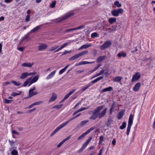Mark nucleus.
Returning a JSON list of instances; mask_svg holds the SVG:
<instances>
[{
	"label": "nucleus",
	"instance_id": "35",
	"mask_svg": "<svg viewBox=\"0 0 155 155\" xmlns=\"http://www.w3.org/2000/svg\"><path fill=\"white\" fill-rule=\"evenodd\" d=\"M99 145L101 144L102 142L103 141L104 139V137L103 136L101 135L99 137Z\"/></svg>",
	"mask_w": 155,
	"mask_h": 155
},
{
	"label": "nucleus",
	"instance_id": "46",
	"mask_svg": "<svg viewBox=\"0 0 155 155\" xmlns=\"http://www.w3.org/2000/svg\"><path fill=\"white\" fill-rule=\"evenodd\" d=\"M141 86V84L140 83H136V91H138Z\"/></svg>",
	"mask_w": 155,
	"mask_h": 155
},
{
	"label": "nucleus",
	"instance_id": "8",
	"mask_svg": "<svg viewBox=\"0 0 155 155\" xmlns=\"http://www.w3.org/2000/svg\"><path fill=\"white\" fill-rule=\"evenodd\" d=\"M48 47V45L45 44H41L38 46V49L39 51H42L46 49Z\"/></svg>",
	"mask_w": 155,
	"mask_h": 155
},
{
	"label": "nucleus",
	"instance_id": "31",
	"mask_svg": "<svg viewBox=\"0 0 155 155\" xmlns=\"http://www.w3.org/2000/svg\"><path fill=\"white\" fill-rule=\"evenodd\" d=\"M104 71V70H102L100 71L98 73H97L96 74H95L94 76L92 78H95L96 77H97L101 74H102Z\"/></svg>",
	"mask_w": 155,
	"mask_h": 155
},
{
	"label": "nucleus",
	"instance_id": "62",
	"mask_svg": "<svg viewBox=\"0 0 155 155\" xmlns=\"http://www.w3.org/2000/svg\"><path fill=\"white\" fill-rule=\"evenodd\" d=\"M88 144L86 142L84 144L82 147H83L85 149V147L87 146Z\"/></svg>",
	"mask_w": 155,
	"mask_h": 155
},
{
	"label": "nucleus",
	"instance_id": "63",
	"mask_svg": "<svg viewBox=\"0 0 155 155\" xmlns=\"http://www.w3.org/2000/svg\"><path fill=\"white\" fill-rule=\"evenodd\" d=\"M35 110H36V108H34L33 109H31V110H29L27 112V113H28V112L31 113V112H32L34 111Z\"/></svg>",
	"mask_w": 155,
	"mask_h": 155
},
{
	"label": "nucleus",
	"instance_id": "22",
	"mask_svg": "<svg viewBox=\"0 0 155 155\" xmlns=\"http://www.w3.org/2000/svg\"><path fill=\"white\" fill-rule=\"evenodd\" d=\"M124 112L123 111H120L118 115L117 118L118 119H120L124 116Z\"/></svg>",
	"mask_w": 155,
	"mask_h": 155
},
{
	"label": "nucleus",
	"instance_id": "23",
	"mask_svg": "<svg viewBox=\"0 0 155 155\" xmlns=\"http://www.w3.org/2000/svg\"><path fill=\"white\" fill-rule=\"evenodd\" d=\"M70 65V64H69L65 67L64 68L61 69L59 72V74H61L64 73L65 71H66Z\"/></svg>",
	"mask_w": 155,
	"mask_h": 155
},
{
	"label": "nucleus",
	"instance_id": "24",
	"mask_svg": "<svg viewBox=\"0 0 155 155\" xmlns=\"http://www.w3.org/2000/svg\"><path fill=\"white\" fill-rule=\"evenodd\" d=\"M126 55V54L125 53L122 52H120L118 54L117 56L118 57L120 58L121 57H125Z\"/></svg>",
	"mask_w": 155,
	"mask_h": 155
},
{
	"label": "nucleus",
	"instance_id": "7",
	"mask_svg": "<svg viewBox=\"0 0 155 155\" xmlns=\"http://www.w3.org/2000/svg\"><path fill=\"white\" fill-rule=\"evenodd\" d=\"M88 51L87 50H85L76 54L74 56L72 57L71 58H77L82 56L85 55L88 53Z\"/></svg>",
	"mask_w": 155,
	"mask_h": 155
},
{
	"label": "nucleus",
	"instance_id": "15",
	"mask_svg": "<svg viewBox=\"0 0 155 155\" xmlns=\"http://www.w3.org/2000/svg\"><path fill=\"white\" fill-rule=\"evenodd\" d=\"M31 74H28V72H24L21 74L20 78L21 79H24L26 78L29 75Z\"/></svg>",
	"mask_w": 155,
	"mask_h": 155
},
{
	"label": "nucleus",
	"instance_id": "11",
	"mask_svg": "<svg viewBox=\"0 0 155 155\" xmlns=\"http://www.w3.org/2000/svg\"><path fill=\"white\" fill-rule=\"evenodd\" d=\"M89 122V120H86L81 122L80 124L78 125L77 126V128H80L83 126H84L85 124Z\"/></svg>",
	"mask_w": 155,
	"mask_h": 155
},
{
	"label": "nucleus",
	"instance_id": "36",
	"mask_svg": "<svg viewBox=\"0 0 155 155\" xmlns=\"http://www.w3.org/2000/svg\"><path fill=\"white\" fill-rule=\"evenodd\" d=\"M114 5L118 8H120L121 7V4L119 3L118 1H116L114 2Z\"/></svg>",
	"mask_w": 155,
	"mask_h": 155
},
{
	"label": "nucleus",
	"instance_id": "51",
	"mask_svg": "<svg viewBox=\"0 0 155 155\" xmlns=\"http://www.w3.org/2000/svg\"><path fill=\"white\" fill-rule=\"evenodd\" d=\"M64 141L63 140L61 142L57 145V147H60L64 143Z\"/></svg>",
	"mask_w": 155,
	"mask_h": 155
},
{
	"label": "nucleus",
	"instance_id": "44",
	"mask_svg": "<svg viewBox=\"0 0 155 155\" xmlns=\"http://www.w3.org/2000/svg\"><path fill=\"white\" fill-rule=\"evenodd\" d=\"M75 30V28H70V29H67L64 32H65V33H67L71 31H72Z\"/></svg>",
	"mask_w": 155,
	"mask_h": 155
},
{
	"label": "nucleus",
	"instance_id": "18",
	"mask_svg": "<svg viewBox=\"0 0 155 155\" xmlns=\"http://www.w3.org/2000/svg\"><path fill=\"white\" fill-rule=\"evenodd\" d=\"M113 88L111 87H106L103 89L102 91V92L103 93L107 91H110Z\"/></svg>",
	"mask_w": 155,
	"mask_h": 155
},
{
	"label": "nucleus",
	"instance_id": "4",
	"mask_svg": "<svg viewBox=\"0 0 155 155\" xmlns=\"http://www.w3.org/2000/svg\"><path fill=\"white\" fill-rule=\"evenodd\" d=\"M124 10L121 8H119L117 9H114L111 12L112 15L114 16H118L120 14H122L123 13Z\"/></svg>",
	"mask_w": 155,
	"mask_h": 155
},
{
	"label": "nucleus",
	"instance_id": "13",
	"mask_svg": "<svg viewBox=\"0 0 155 155\" xmlns=\"http://www.w3.org/2000/svg\"><path fill=\"white\" fill-rule=\"evenodd\" d=\"M75 89H73L70 91L68 94H66L64 97V100H66L71 95L76 91Z\"/></svg>",
	"mask_w": 155,
	"mask_h": 155
},
{
	"label": "nucleus",
	"instance_id": "56",
	"mask_svg": "<svg viewBox=\"0 0 155 155\" xmlns=\"http://www.w3.org/2000/svg\"><path fill=\"white\" fill-rule=\"evenodd\" d=\"M136 81V74H135L133 76L131 79V82H133Z\"/></svg>",
	"mask_w": 155,
	"mask_h": 155
},
{
	"label": "nucleus",
	"instance_id": "32",
	"mask_svg": "<svg viewBox=\"0 0 155 155\" xmlns=\"http://www.w3.org/2000/svg\"><path fill=\"white\" fill-rule=\"evenodd\" d=\"M41 28V25H38L33 28L31 31L33 32H35L40 29Z\"/></svg>",
	"mask_w": 155,
	"mask_h": 155
},
{
	"label": "nucleus",
	"instance_id": "58",
	"mask_svg": "<svg viewBox=\"0 0 155 155\" xmlns=\"http://www.w3.org/2000/svg\"><path fill=\"white\" fill-rule=\"evenodd\" d=\"M30 16L29 15H27L26 16V18H25V20L27 21H29V19H30Z\"/></svg>",
	"mask_w": 155,
	"mask_h": 155
},
{
	"label": "nucleus",
	"instance_id": "6",
	"mask_svg": "<svg viewBox=\"0 0 155 155\" xmlns=\"http://www.w3.org/2000/svg\"><path fill=\"white\" fill-rule=\"evenodd\" d=\"M95 128H96L95 127H92L90 129L87 130L85 132L84 134L80 136L78 138V140H81L86 135L89 133L91 131L94 130Z\"/></svg>",
	"mask_w": 155,
	"mask_h": 155
},
{
	"label": "nucleus",
	"instance_id": "21",
	"mask_svg": "<svg viewBox=\"0 0 155 155\" xmlns=\"http://www.w3.org/2000/svg\"><path fill=\"white\" fill-rule=\"evenodd\" d=\"M91 85V84H90V83H89L88 84L82 87L81 89V91L82 92L84 91L87 89L89 88Z\"/></svg>",
	"mask_w": 155,
	"mask_h": 155
},
{
	"label": "nucleus",
	"instance_id": "59",
	"mask_svg": "<svg viewBox=\"0 0 155 155\" xmlns=\"http://www.w3.org/2000/svg\"><path fill=\"white\" fill-rule=\"evenodd\" d=\"M103 78V76H100L96 79V81L97 82L98 81H99L100 80L102 79Z\"/></svg>",
	"mask_w": 155,
	"mask_h": 155
},
{
	"label": "nucleus",
	"instance_id": "29",
	"mask_svg": "<svg viewBox=\"0 0 155 155\" xmlns=\"http://www.w3.org/2000/svg\"><path fill=\"white\" fill-rule=\"evenodd\" d=\"M107 30H110L109 32L110 33L111 32L115 31L116 30V27L112 26L111 28H108Z\"/></svg>",
	"mask_w": 155,
	"mask_h": 155
},
{
	"label": "nucleus",
	"instance_id": "61",
	"mask_svg": "<svg viewBox=\"0 0 155 155\" xmlns=\"http://www.w3.org/2000/svg\"><path fill=\"white\" fill-rule=\"evenodd\" d=\"M71 135H69V136L68 137H67L66 138L64 139L63 140H64V142H65L66 141L68 140L71 137Z\"/></svg>",
	"mask_w": 155,
	"mask_h": 155
},
{
	"label": "nucleus",
	"instance_id": "3",
	"mask_svg": "<svg viewBox=\"0 0 155 155\" xmlns=\"http://www.w3.org/2000/svg\"><path fill=\"white\" fill-rule=\"evenodd\" d=\"M133 115L131 114H130L129 118L127 130L126 134L127 135H128L129 134L131 127L133 124Z\"/></svg>",
	"mask_w": 155,
	"mask_h": 155
},
{
	"label": "nucleus",
	"instance_id": "41",
	"mask_svg": "<svg viewBox=\"0 0 155 155\" xmlns=\"http://www.w3.org/2000/svg\"><path fill=\"white\" fill-rule=\"evenodd\" d=\"M39 78V76H36L33 78V79L31 80L34 82H36L38 80Z\"/></svg>",
	"mask_w": 155,
	"mask_h": 155
},
{
	"label": "nucleus",
	"instance_id": "48",
	"mask_svg": "<svg viewBox=\"0 0 155 155\" xmlns=\"http://www.w3.org/2000/svg\"><path fill=\"white\" fill-rule=\"evenodd\" d=\"M63 106V104H61L60 105H56L53 107V108H55L58 109L61 108Z\"/></svg>",
	"mask_w": 155,
	"mask_h": 155
},
{
	"label": "nucleus",
	"instance_id": "30",
	"mask_svg": "<svg viewBox=\"0 0 155 155\" xmlns=\"http://www.w3.org/2000/svg\"><path fill=\"white\" fill-rule=\"evenodd\" d=\"M116 107V105L114 104H113L112 105V106L111 107L110 109V114H111L113 111V110H114L115 108Z\"/></svg>",
	"mask_w": 155,
	"mask_h": 155
},
{
	"label": "nucleus",
	"instance_id": "47",
	"mask_svg": "<svg viewBox=\"0 0 155 155\" xmlns=\"http://www.w3.org/2000/svg\"><path fill=\"white\" fill-rule=\"evenodd\" d=\"M43 102L42 101H38L36 102H35L34 103V104L35 105H39L40 104H42L43 103Z\"/></svg>",
	"mask_w": 155,
	"mask_h": 155
},
{
	"label": "nucleus",
	"instance_id": "64",
	"mask_svg": "<svg viewBox=\"0 0 155 155\" xmlns=\"http://www.w3.org/2000/svg\"><path fill=\"white\" fill-rule=\"evenodd\" d=\"M24 49V48L23 47H20L18 48V49L21 51H23Z\"/></svg>",
	"mask_w": 155,
	"mask_h": 155
},
{
	"label": "nucleus",
	"instance_id": "40",
	"mask_svg": "<svg viewBox=\"0 0 155 155\" xmlns=\"http://www.w3.org/2000/svg\"><path fill=\"white\" fill-rule=\"evenodd\" d=\"M11 154L12 155H18V153L17 150L15 149H14L12 151Z\"/></svg>",
	"mask_w": 155,
	"mask_h": 155
},
{
	"label": "nucleus",
	"instance_id": "34",
	"mask_svg": "<svg viewBox=\"0 0 155 155\" xmlns=\"http://www.w3.org/2000/svg\"><path fill=\"white\" fill-rule=\"evenodd\" d=\"M21 91H18V93L14 92L12 93L11 95L13 96H15L17 95L21 94Z\"/></svg>",
	"mask_w": 155,
	"mask_h": 155
},
{
	"label": "nucleus",
	"instance_id": "45",
	"mask_svg": "<svg viewBox=\"0 0 155 155\" xmlns=\"http://www.w3.org/2000/svg\"><path fill=\"white\" fill-rule=\"evenodd\" d=\"M8 141H9V143L10 144L11 146L12 147V148H13V147H14V143H15L12 140L11 141V140H9Z\"/></svg>",
	"mask_w": 155,
	"mask_h": 155
},
{
	"label": "nucleus",
	"instance_id": "42",
	"mask_svg": "<svg viewBox=\"0 0 155 155\" xmlns=\"http://www.w3.org/2000/svg\"><path fill=\"white\" fill-rule=\"evenodd\" d=\"M58 47V45L55 46L53 47H51L50 49L49 50V51H53L56 49Z\"/></svg>",
	"mask_w": 155,
	"mask_h": 155
},
{
	"label": "nucleus",
	"instance_id": "43",
	"mask_svg": "<svg viewBox=\"0 0 155 155\" xmlns=\"http://www.w3.org/2000/svg\"><path fill=\"white\" fill-rule=\"evenodd\" d=\"M12 82L15 85L17 86H19L21 85V83L19 82H17L16 81H12Z\"/></svg>",
	"mask_w": 155,
	"mask_h": 155
},
{
	"label": "nucleus",
	"instance_id": "14",
	"mask_svg": "<svg viewBox=\"0 0 155 155\" xmlns=\"http://www.w3.org/2000/svg\"><path fill=\"white\" fill-rule=\"evenodd\" d=\"M94 62H88L86 61H82L80 62H79L78 63H77L76 64L75 66H78L79 65H82V64H88L89 63H93Z\"/></svg>",
	"mask_w": 155,
	"mask_h": 155
},
{
	"label": "nucleus",
	"instance_id": "20",
	"mask_svg": "<svg viewBox=\"0 0 155 155\" xmlns=\"http://www.w3.org/2000/svg\"><path fill=\"white\" fill-rule=\"evenodd\" d=\"M91 46V44H84L82 45L79 48V49H81L83 48H88Z\"/></svg>",
	"mask_w": 155,
	"mask_h": 155
},
{
	"label": "nucleus",
	"instance_id": "16",
	"mask_svg": "<svg viewBox=\"0 0 155 155\" xmlns=\"http://www.w3.org/2000/svg\"><path fill=\"white\" fill-rule=\"evenodd\" d=\"M122 78V77L121 76H117L113 78L112 81L114 82H119Z\"/></svg>",
	"mask_w": 155,
	"mask_h": 155
},
{
	"label": "nucleus",
	"instance_id": "37",
	"mask_svg": "<svg viewBox=\"0 0 155 155\" xmlns=\"http://www.w3.org/2000/svg\"><path fill=\"white\" fill-rule=\"evenodd\" d=\"M126 126V123L125 122H124L122 123L120 127V129L122 130L125 128Z\"/></svg>",
	"mask_w": 155,
	"mask_h": 155
},
{
	"label": "nucleus",
	"instance_id": "53",
	"mask_svg": "<svg viewBox=\"0 0 155 155\" xmlns=\"http://www.w3.org/2000/svg\"><path fill=\"white\" fill-rule=\"evenodd\" d=\"M35 89V86H34L31 88L30 89L29 91V93H30L31 92H33L34 90Z\"/></svg>",
	"mask_w": 155,
	"mask_h": 155
},
{
	"label": "nucleus",
	"instance_id": "17",
	"mask_svg": "<svg viewBox=\"0 0 155 155\" xmlns=\"http://www.w3.org/2000/svg\"><path fill=\"white\" fill-rule=\"evenodd\" d=\"M56 72V71L54 70L52 72L49 74L48 76L46 78L47 79H49L51 78L55 75Z\"/></svg>",
	"mask_w": 155,
	"mask_h": 155
},
{
	"label": "nucleus",
	"instance_id": "50",
	"mask_svg": "<svg viewBox=\"0 0 155 155\" xmlns=\"http://www.w3.org/2000/svg\"><path fill=\"white\" fill-rule=\"evenodd\" d=\"M71 52V51H68L67 50L65 51L62 54V55H64L70 53Z\"/></svg>",
	"mask_w": 155,
	"mask_h": 155
},
{
	"label": "nucleus",
	"instance_id": "19",
	"mask_svg": "<svg viewBox=\"0 0 155 155\" xmlns=\"http://www.w3.org/2000/svg\"><path fill=\"white\" fill-rule=\"evenodd\" d=\"M116 18L115 17L110 18L108 19V22L111 24H113L116 21Z\"/></svg>",
	"mask_w": 155,
	"mask_h": 155
},
{
	"label": "nucleus",
	"instance_id": "9",
	"mask_svg": "<svg viewBox=\"0 0 155 155\" xmlns=\"http://www.w3.org/2000/svg\"><path fill=\"white\" fill-rule=\"evenodd\" d=\"M71 43L70 42H67L64 43L63 45H62L61 47L58 48V49H57L55 51H54L55 52H58L60 50H61L62 49L66 47L69 44Z\"/></svg>",
	"mask_w": 155,
	"mask_h": 155
},
{
	"label": "nucleus",
	"instance_id": "57",
	"mask_svg": "<svg viewBox=\"0 0 155 155\" xmlns=\"http://www.w3.org/2000/svg\"><path fill=\"white\" fill-rule=\"evenodd\" d=\"M140 74L139 73H136V80L140 78Z\"/></svg>",
	"mask_w": 155,
	"mask_h": 155
},
{
	"label": "nucleus",
	"instance_id": "1",
	"mask_svg": "<svg viewBox=\"0 0 155 155\" xmlns=\"http://www.w3.org/2000/svg\"><path fill=\"white\" fill-rule=\"evenodd\" d=\"M104 108L103 105L97 107L94 111L93 114L90 117L89 119L93 120L96 119L97 117L101 118L104 117L106 114L107 108H105L101 113L100 111Z\"/></svg>",
	"mask_w": 155,
	"mask_h": 155
},
{
	"label": "nucleus",
	"instance_id": "5",
	"mask_svg": "<svg viewBox=\"0 0 155 155\" xmlns=\"http://www.w3.org/2000/svg\"><path fill=\"white\" fill-rule=\"evenodd\" d=\"M112 44V42L110 40H107L104 44L100 47V48L101 50H104L106 48L109 47Z\"/></svg>",
	"mask_w": 155,
	"mask_h": 155
},
{
	"label": "nucleus",
	"instance_id": "12",
	"mask_svg": "<svg viewBox=\"0 0 155 155\" xmlns=\"http://www.w3.org/2000/svg\"><path fill=\"white\" fill-rule=\"evenodd\" d=\"M34 63H25L22 64L21 66L24 67H28L29 68H31L33 65Z\"/></svg>",
	"mask_w": 155,
	"mask_h": 155
},
{
	"label": "nucleus",
	"instance_id": "27",
	"mask_svg": "<svg viewBox=\"0 0 155 155\" xmlns=\"http://www.w3.org/2000/svg\"><path fill=\"white\" fill-rule=\"evenodd\" d=\"M74 14V13H69L65 16H64L63 18V19L64 20H65L67 19V18L70 17L71 16H73Z\"/></svg>",
	"mask_w": 155,
	"mask_h": 155
},
{
	"label": "nucleus",
	"instance_id": "28",
	"mask_svg": "<svg viewBox=\"0 0 155 155\" xmlns=\"http://www.w3.org/2000/svg\"><path fill=\"white\" fill-rule=\"evenodd\" d=\"M31 78H32V77H31V78L28 79L26 81L24 82V83L23 85V86L26 87L28 84L29 83V82H30Z\"/></svg>",
	"mask_w": 155,
	"mask_h": 155
},
{
	"label": "nucleus",
	"instance_id": "2",
	"mask_svg": "<svg viewBox=\"0 0 155 155\" xmlns=\"http://www.w3.org/2000/svg\"><path fill=\"white\" fill-rule=\"evenodd\" d=\"M74 120L73 117H72L67 120L66 122L63 123L59 126L57 127L53 132L51 134V136H52L56 134L60 130L63 128L64 127L66 126L70 122Z\"/></svg>",
	"mask_w": 155,
	"mask_h": 155
},
{
	"label": "nucleus",
	"instance_id": "25",
	"mask_svg": "<svg viewBox=\"0 0 155 155\" xmlns=\"http://www.w3.org/2000/svg\"><path fill=\"white\" fill-rule=\"evenodd\" d=\"M74 14V13H69L65 16H64L63 18V19L64 20H65L67 19V18L70 17L71 16H73Z\"/></svg>",
	"mask_w": 155,
	"mask_h": 155
},
{
	"label": "nucleus",
	"instance_id": "60",
	"mask_svg": "<svg viewBox=\"0 0 155 155\" xmlns=\"http://www.w3.org/2000/svg\"><path fill=\"white\" fill-rule=\"evenodd\" d=\"M103 78V76H100L96 79V81L97 82L98 81H99L100 80L102 79Z\"/></svg>",
	"mask_w": 155,
	"mask_h": 155
},
{
	"label": "nucleus",
	"instance_id": "49",
	"mask_svg": "<svg viewBox=\"0 0 155 155\" xmlns=\"http://www.w3.org/2000/svg\"><path fill=\"white\" fill-rule=\"evenodd\" d=\"M84 25H82L79 27L75 28V30L82 29L84 28Z\"/></svg>",
	"mask_w": 155,
	"mask_h": 155
},
{
	"label": "nucleus",
	"instance_id": "52",
	"mask_svg": "<svg viewBox=\"0 0 155 155\" xmlns=\"http://www.w3.org/2000/svg\"><path fill=\"white\" fill-rule=\"evenodd\" d=\"M5 102L6 104L10 103H11V101H12V100H9L7 99H5Z\"/></svg>",
	"mask_w": 155,
	"mask_h": 155
},
{
	"label": "nucleus",
	"instance_id": "33",
	"mask_svg": "<svg viewBox=\"0 0 155 155\" xmlns=\"http://www.w3.org/2000/svg\"><path fill=\"white\" fill-rule=\"evenodd\" d=\"M91 37L92 38L97 37H98V34L96 32L93 33L91 35Z\"/></svg>",
	"mask_w": 155,
	"mask_h": 155
},
{
	"label": "nucleus",
	"instance_id": "55",
	"mask_svg": "<svg viewBox=\"0 0 155 155\" xmlns=\"http://www.w3.org/2000/svg\"><path fill=\"white\" fill-rule=\"evenodd\" d=\"M92 139V137H90L87 140L86 142L88 144L91 141Z\"/></svg>",
	"mask_w": 155,
	"mask_h": 155
},
{
	"label": "nucleus",
	"instance_id": "38",
	"mask_svg": "<svg viewBox=\"0 0 155 155\" xmlns=\"http://www.w3.org/2000/svg\"><path fill=\"white\" fill-rule=\"evenodd\" d=\"M56 4V1H52L50 5V7L51 8H54L55 7Z\"/></svg>",
	"mask_w": 155,
	"mask_h": 155
},
{
	"label": "nucleus",
	"instance_id": "39",
	"mask_svg": "<svg viewBox=\"0 0 155 155\" xmlns=\"http://www.w3.org/2000/svg\"><path fill=\"white\" fill-rule=\"evenodd\" d=\"M38 93L37 92H31L30 93H29V97H31L33 95L37 94Z\"/></svg>",
	"mask_w": 155,
	"mask_h": 155
},
{
	"label": "nucleus",
	"instance_id": "26",
	"mask_svg": "<svg viewBox=\"0 0 155 155\" xmlns=\"http://www.w3.org/2000/svg\"><path fill=\"white\" fill-rule=\"evenodd\" d=\"M74 14V13H69L65 16H64L63 18V19L64 20H65L67 19V18L70 17L71 16H73Z\"/></svg>",
	"mask_w": 155,
	"mask_h": 155
},
{
	"label": "nucleus",
	"instance_id": "54",
	"mask_svg": "<svg viewBox=\"0 0 155 155\" xmlns=\"http://www.w3.org/2000/svg\"><path fill=\"white\" fill-rule=\"evenodd\" d=\"M12 133L16 135H19V132L16 131L15 130H12Z\"/></svg>",
	"mask_w": 155,
	"mask_h": 155
},
{
	"label": "nucleus",
	"instance_id": "10",
	"mask_svg": "<svg viewBox=\"0 0 155 155\" xmlns=\"http://www.w3.org/2000/svg\"><path fill=\"white\" fill-rule=\"evenodd\" d=\"M57 95L54 93H52V96L49 101V102L53 101L56 100L57 98Z\"/></svg>",
	"mask_w": 155,
	"mask_h": 155
}]
</instances>
